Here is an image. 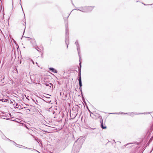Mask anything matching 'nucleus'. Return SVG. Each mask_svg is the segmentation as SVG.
I'll use <instances>...</instances> for the list:
<instances>
[{
    "instance_id": "obj_27",
    "label": "nucleus",
    "mask_w": 153,
    "mask_h": 153,
    "mask_svg": "<svg viewBox=\"0 0 153 153\" xmlns=\"http://www.w3.org/2000/svg\"><path fill=\"white\" fill-rule=\"evenodd\" d=\"M152 137H151L150 140H152Z\"/></svg>"
},
{
    "instance_id": "obj_10",
    "label": "nucleus",
    "mask_w": 153,
    "mask_h": 153,
    "mask_svg": "<svg viewBox=\"0 0 153 153\" xmlns=\"http://www.w3.org/2000/svg\"><path fill=\"white\" fill-rule=\"evenodd\" d=\"M100 115L99 114H96V115L94 114L93 113H91V114H90V116L93 119H97V117H98L99 118V116L98 115Z\"/></svg>"
},
{
    "instance_id": "obj_35",
    "label": "nucleus",
    "mask_w": 153,
    "mask_h": 153,
    "mask_svg": "<svg viewBox=\"0 0 153 153\" xmlns=\"http://www.w3.org/2000/svg\"><path fill=\"white\" fill-rule=\"evenodd\" d=\"M79 149H78V152H79Z\"/></svg>"
},
{
    "instance_id": "obj_12",
    "label": "nucleus",
    "mask_w": 153,
    "mask_h": 153,
    "mask_svg": "<svg viewBox=\"0 0 153 153\" xmlns=\"http://www.w3.org/2000/svg\"><path fill=\"white\" fill-rule=\"evenodd\" d=\"M133 143H127V144H126L123 146H122V147H121V148L122 149H124L126 147V146H128V145H129V144H132Z\"/></svg>"
},
{
    "instance_id": "obj_18",
    "label": "nucleus",
    "mask_w": 153,
    "mask_h": 153,
    "mask_svg": "<svg viewBox=\"0 0 153 153\" xmlns=\"http://www.w3.org/2000/svg\"><path fill=\"white\" fill-rule=\"evenodd\" d=\"M131 114H132L131 115H130V116H134V115H133V114H134V115H136L138 114H137L136 113H131Z\"/></svg>"
},
{
    "instance_id": "obj_3",
    "label": "nucleus",
    "mask_w": 153,
    "mask_h": 153,
    "mask_svg": "<svg viewBox=\"0 0 153 153\" xmlns=\"http://www.w3.org/2000/svg\"><path fill=\"white\" fill-rule=\"evenodd\" d=\"M79 67H78V72H79V74L78 75V78H79V79H81V62H80L79 63Z\"/></svg>"
},
{
    "instance_id": "obj_2",
    "label": "nucleus",
    "mask_w": 153,
    "mask_h": 153,
    "mask_svg": "<svg viewBox=\"0 0 153 153\" xmlns=\"http://www.w3.org/2000/svg\"><path fill=\"white\" fill-rule=\"evenodd\" d=\"M28 38H29V39H30V38L29 37H27ZM30 39L29 40L30 41V42L31 43L32 45H33V48L36 47V46L37 45V44L36 43V41L34 38H30Z\"/></svg>"
},
{
    "instance_id": "obj_9",
    "label": "nucleus",
    "mask_w": 153,
    "mask_h": 153,
    "mask_svg": "<svg viewBox=\"0 0 153 153\" xmlns=\"http://www.w3.org/2000/svg\"><path fill=\"white\" fill-rule=\"evenodd\" d=\"M86 7V10H87V12L91 11L94 7V6H85Z\"/></svg>"
},
{
    "instance_id": "obj_21",
    "label": "nucleus",
    "mask_w": 153,
    "mask_h": 153,
    "mask_svg": "<svg viewBox=\"0 0 153 153\" xmlns=\"http://www.w3.org/2000/svg\"><path fill=\"white\" fill-rule=\"evenodd\" d=\"M79 85L80 87H82V83L79 84Z\"/></svg>"
},
{
    "instance_id": "obj_25",
    "label": "nucleus",
    "mask_w": 153,
    "mask_h": 153,
    "mask_svg": "<svg viewBox=\"0 0 153 153\" xmlns=\"http://www.w3.org/2000/svg\"><path fill=\"white\" fill-rule=\"evenodd\" d=\"M24 126H26V127L27 128H28L27 127V126H26L25 124H24Z\"/></svg>"
},
{
    "instance_id": "obj_34",
    "label": "nucleus",
    "mask_w": 153,
    "mask_h": 153,
    "mask_svg": "<svg viewBox=\"0 0 153 153\" xmlns=\"http://www.w3.org/2000/svg\"><path fill=\"white\" fill-rule=\"evenodd\" d=\"M114 142H115V143H116V142H115V140H113Z\"/></svg>"
},
{
    "instance_id": "obj_8",
    "label": "nucleus",
    "mask_w": 153,
    "mask_h": 153,
    "mask_svg": "<svg viewBox=\"0 0 153 153\" xmlns=\"http://www.w3.org/2000/svg\"><path fill=\"white\" fill-rule=\"evenodd\" d=\"M84 141V139L83 137H80V138H78L77 141L75 142V144L76 143V142H79L81 143L82 144Z\"/></svg>"
},
{
    "instance_id": "obj_31",
    "label": "nucleus",
    "mask_w": 153,
    "mask_h": 153,
    "mask_svg": "<svg viewBox=\"0 0 153 153\" xmlns=\"http://www.w3.org/2000/svg\"><path fill=\"white\" fill-rule=\"evenodd\" d=\"M123 113H124V114H128L127 113H122V114H123Z\"/></svg>"
},
{
    "instance_id": "obj_26",
    "label": "nucleus",
    "mask_w": 153,
    "mask_h": 153,
    "mask_svg": "<svg viewBox=\"0 0 153 153\" xmlns=\"http://www.w3.org/2000/svg\"><path fill=\"white\" fill-rule=\"evenodd\" d=\"M25 97H26V98L27 99H28V100H29V99H28L27 98V97H26V95H25Z\"/></svg>"
},
{
    "instance_id": "obj_4",
    "label": "nucleus",
    "mask_w": 153,
    "mask_h": 153,
    "mask_svg": "<svg viewBox=\"0 0 153 153\" xmlns=\"http://www.w3.org/2000/svg\"><path fill=\"white\" fill-rule=\"evenodd\" d=\"M99 116V118L101 120L100 121V123H101V127L102 128V129H106V127L105 126H104V124L103 123V121L102 118V117L99 115H97Z\"/></svg>"
},
{
    "instance_id": "obj_5",
    "label": "nucleus",
    "mask_w": 153,
    "mask_h": 153,
    "mask_svg": "<svg viewBox=\"0 0 153 153\" xmlns=\"http://www.w3.org/2000/svg\"><path fill=\"white\" fill-rule=\"evenodd\" d=\"M8 139L10 141L12 142L13 143V144L14 145H16V146H17L18 147H19V146H22V148H24V149H31L28 148H27V147H25V146H23L22 145H20L18 144H16L14 141H12V140H11Z\"/></svg>"
},
{
    "instance_id": "obj_1",
    "label": "nucleus",
    "mask_w": 153,
    "mask_h": 153,
    "mask_svg": "<svg viewBox=\"0 0 153 153\" xmlns=\"http://www.w3.org/2000/svg\"><path fill=\"white\" fill-rule=\"evenodd\" d=\"M65 44L67 45V48H68V45H69V36H68V22H66L65 24Z\"/></svg>"
},
{
    "instance_id": "obj_19",
    "label": "nucleus",
    "mask_w": 153,
    "mask_h": 153,
    "mask_svg": "<svg viewBox=\"0 0 153 153\" xmlns=\"http://www.w3.org/2000/svg\"><path fill=\"white\" fill-rule=\"evenodd\" d=\"M78 80H79V84L82 83L81 79H78Z\"/></svg>"
},
{
    "instance_id": "obj_29",
    "label": "nucleus",
    "mask_w": 153,
    "mask_h": 153,
    "mask_svg": "<svg viewBox=\"0 0 153 153\" xmlns=\"http://www.w3.org/2000/svg\"><path fill=\"white\" fill-rule=\"evenodd\" d=\"M89 112H90V114H91V113H92L89 110Z\"/></svg>"
},
{
    "instance_id": "obj_16",
    "label": "nucleus",
    "mask_w": 153,
    "mask_h": 153,
    "mask_svg": "<svg viewBox=\"0 0 153 153\" xmlns=\"http://www.w3.org/2000/svg\"><path fill=\"white\" fill-rule=\"evenodd\" d=\"M8 101V100L6 99H1V101H2V102H7V101Z\"/></svg>"
},
{
    "instance_id": "obj_30",
    "label": "nucleus",
    "mask_w": 153,
    "mask_h": 153,
    "mask_svg": "<svg viewBox=\"0 0 153 153\" xmlns=\"http://www.w3.org/2000/svg\"><path fill=\"white\" fill-rule=\"evenodd\" d=\"M51 86H49V88H51Z\"/></svg>"
},
{
    "instance_id": "obj_40",
    "label": "nucleus",
    "mask_w": 153,
    "mask_h": 153,
    "mask_svg": "<svg viewBox=\"0 0 153 153\" xmlns=\"http://www.w3.org/2000/svg\"><path fill=\"white\" fill-rule=\"evenodd\" d=\"M20 1H21V0H20Z\"/></svg>"
},
{
    "instance_id": "obj_36",
    "label": "nucleus",
    "mask_w": 153,
    "mask_h": 153,
    "mask_svg": "<svg viewBox=\"0 0 153 153\" xmlns=\"http://www.w3.org/2000/svg\"><path fill=\"white\" fill-rule=\"evenodd\" d=\"M143 4H144V5H146L145 4H143Z\"/></svg>"
},
{
    "instance_id": "obj_22",
    "label": "nucleus",
    "mask_w": 153,
    "mask_h": 153,
    "mask_svg": "<svg viewBox=\"0 0 153 153\" xmlns=\"http://www.w3.org/2000/svg\"><path fill=\"white\" fill-rule=\"evenodd\" d=\"M75 10H79V7H78V8H77L76 9H75Z\"/></svg>"
},
{
    "instance_id": "obj_6",
    "label": "nucleus",
    "mask_w": 153,
    "mask_h": 153,
    "mask_svg": "<svg viewBox=\"0 0 153 153\" xmlns=\"http://www.w3.org/2000/svg\"><path fill=\"white\" fill-rule=\"evenodd\" d=\"M75 45H76L77 47V50L78 51V53L79 54V52L80 51V48L79 46V44L78 41L77 40H76L75 43Z\"/></svg>"
},
{
    "instance_id": "obj_7",
    "label": "nucleus",
    "mask_w": 153,
    "mask_h": 153,
    "mask_svg": "<svg viewBox=\"0 0 153 153\" xmlns=\"http://www.w3.org/2000/svg\"><path fill=\"white\" fill-rule=\"evenodd\" d=\"M86 7H85V6L79 7V10L83 12L87 13V10H86Z\"/></svg>"
},
{
    "instance_id": "obj_32",
    "label": "nucleus",
    "mask_w": 153,
    "mask_h": 153,
    "mask_svg": "<svg viewBox=\"0 0 153 153\" xmlns=\"http://www.w3.org/2000/svg\"><path fill=\"white\" fill-rule=\"evenodd\" d=\"M49 84H50L51 85H52V84L51 83H50Z\"/></svg>"
},
{
    "instance_id": "obj_24",
    "label": "nucleus",
    "mask_w": 153,
    "mask_h": 153,
    "mask_svg": "<svg viewBox=\"0 0 153 153\" xmlns=\"http://www.w3.org/2000/svg\"><path fill=\"white\" fill-rule=\"evenodd\" d=\"M75 145L74 144V145L73 146V148L74 149L75 148Z\"/></svg>"
},
{
    "instance_id": "obj_13",
    "label": "nucleus",
    "mask_w": 153,
    "mask_h": 153,
    "mask_svg": "<svg viewBox=\"0 0 153 153\" xmlns=\"http://www.w3.org/2000/svg\"><path fill=\"white\" fill-rule=\"evenodd\" d=\"M79 89H80V91H81V93L82 94V97L83 101L85 103V99H84V97H83V95L82 94V87H80V88H79Z\"/></svg>"
},
{
    "instance_id": "obj_39",
    "label": "nucleus",
    "mask_w": 153,
    "mask_h": 153,
    "mask_svg": "<svg viewBox=\"0 0 153 153\" xmlns=\"http://www.w3.org/2000/svg\"><path fill=\"white\" fill-rule=\"evenodd\" d=\"M1 101V99H0V101Z\"/></svg>"
},
{
    "instance_id": "obj_28",
    "label": "nucleus",
    "mask_w": 153,
    "mask_h": 153,
    "mask_svg": "<svg viewBox=\"0 0 153 153\" xmlns=\"http://www.w3.org/2000/svg\"><path fill=\"white\" fill-rule=\"evenodd\" d=\"M27 110H29V111H30V110L29 109H27Z\"/></svg>"
},
{
    "instance_id": "obj_17",
    "label": "nucleus",
    "mask_w": 153,
    "mask_h": 153,
    "mask_svg": "<svg viewBox=\"0 0 153 153\" xmlns=\"http://www.w3.org/2000/svg\"><path fill=\"white\" fill-rule=\"evenodd\" d=\"M110 114H119L120 113H110Z\"/></svg>"
},
{
    "instance_id": "obj_38",
    "label": "nucleus",
    "mask_w": 153,
    "mask_h": 153,
    "mask_svg": "<svg viewBox=\"0 0 153 153\" xmlns=\"http://www.w3.org/2000/svg\"><path fill=\"white\" fill-rule=\"evenodd\" d=\"M74 153H76V152H74Z\"/></svg>"
},
{
    "instance_id": "obj_33",
    "label": "nucleus",
    "mask_w": 153,
    "mask_h": 153,
    "mask_svg": "<svg viewBox=\"0 0 153 153\" xmlns=\"http://www.w3.org/2000/svg\"><path fill=\"white\" fill-rule=\"evenodd\" d=\"M69 15L68 16V17H67V19H68V17H69Z\"/></svg>"
},
{
    "instance_id": "obj_20",
    "label": "nucleus",
    "mask_w": 153,
    "mask_h": 153,
    "mask_svg": "<svg viewBox=\"0 0 153 153\" xmlns=\"http://www.w3.org/2000/svg\"><path fill=\"white\" fill-rule=\"evenodd\" d=\"M45 84L46 86H48L49 85V84H48L47 82H46Z\"/></svg>"
},
{
    "instance_id": "obj_11",
    "label": "nucleus",
    "mask_w": 153,
    "mask_h": 153,
    "mask_svg": "<svg viewBox=\"0 0 153 153\" xmlns=\"http://www.w3.org/2000/svg\"><path fill=\"white\" fill-rule=\"evenodd\" d=\"M49 69L53 73H57V71L53 68H50Z\"/></svg>"
},
{
    "instance_id": "obj_15",
    "label": "nucleus",
    "mask_w": 153,
    "mask_h": 153,
    "mask_svg": "<svg viewBox=\"0 0 153 153\" xmlns=\"http://www.w3.org/2000/svg\"><path fill=\"white\" fill-rule=\"evenodd\" d=\"M16 106H17L18 107H15L16 108H19V109H21V106H20V105H19L18 104V103H16Z\"/></svg>"
},
{
    "instance_id": "obj_37",
    "label": "nucleus",
    "mask_w": 153,
    "mask_h": 153,
    "mask_svg": "<svg viewBox=\"0 0 153 153\" xmlns=\"http://www.w3.org/2000/svg\"><path fill=\"white\" fill-rule=\"evenodd\" d=\"M36 64H37V62H36Z\"/></svg>"
},
{
    "instance_id": "obj_23",
    "label": "nucleus",
    "mask_w": 153,
    "mask_h": 153,
    "mask_svg": "<svg viewBox=\"0 0 153 153\" xmlns=\"http://www.w3.org/2000/svg\"><path fill=\"white\" fill-rule=\"evenodd\" d=\"M31 61L33 63V64H34V62L33 61V60L32 59H31Z\"/></svg>"
},
{
    "instance_id": "obj_14",
    "label": "nucleus",
    "mask_w": 153,
    "mask_h": 153,
    "mask_svg": "<svg viewBox=\"0 0 153 153\" xmlns=\"http://www.w3.org/2000/svg\"><path fill=\"white\" fill-rule=\"evenodd\" d=\"M33 48H35L38 52L39 53L41 52L40 49L37 46V45Z\"/></svg>"
}]
</instances>
